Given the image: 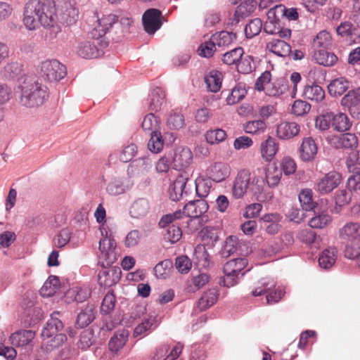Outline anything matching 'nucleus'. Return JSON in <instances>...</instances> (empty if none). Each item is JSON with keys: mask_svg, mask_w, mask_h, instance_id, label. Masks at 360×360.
<instances>
[{"mask_svg": "<svg viewBox=\"0 0 360 360\" xmlns=\"http://www.w3.org/2000/svg\"><path fill=\"white\" fill-rule=\"evenodd\" d=\"M56 9L53 0H29L24 6L22 22L29 30L40 25L53 27L56 23Z\"/></svg>", "mask_w": 360, "mask_h": 360, "instance_id": "obj_1", "label": "nucleus"}, {"mask_svg": "<svg viewBox=\"0 0 360 360\" xmlns=\"http://www.w3.org/2000/svg\"><path fill=\"white\" fill-rule=\"evenodd\" d=\"M99 259L103 269L98 275V282L101 286L111 287L120 279L122 271L118 266H112L118 257L117 243L114 238L105 237L99 242Z\"/></svg>", "mask_w": 360, "mask_h": 360, "instance_id": "obj_2", "label": "nucleus"}, {"mask_svg": "<svg viewBox=\"0 0 360 360\" xmlns=\"http://www.w3.org/2000/svg\"><path fill=\"white\" fill-rule=\"evenodd\" d=\"M49 98L48 88L38 82L36 77H26L21 87L20 103L28 108L39 107Z\"/></svg>", "mask_w": 360, "mask_h": 360, "instance_id": "obj_3", "label": "nucleus"}, {"mask_svg": "<svg viewBox=\"0 0 360 360\" xmlns=\"http://www.w3.org/2000/svg\"><path fill=\"white\" fill-rule=\"evenodd\" d=\"M264 181L258 176H251L248 169L240 170L233 183L232 195L236 199L243 198L249 189L253 193H258L262 191Z\"/></svg>", "mask_w": 360, "mask_h": 360, "instance_id": "obj_4", "label": "nucleus"}, {"mask_svg": "<svg viewBox=\"0 0 360 360\" xmlns=\"http://www.w3.org/2000/svg\"><path fill=\"white\" fill-rule=\"evenodd\" d=\"M181 219H182V213L181 210H179L163 215L159 221V226L161 228L167 227L166 233L164 234L165 239L172 243H176L182 236L181 224L176 221Z\"/></svg>", "mask_w": 360, "mask_h": 360, "instance_id": "obj_5", "label": "nucleus"}, {"mask_svg": "<svg viewBox=\"0 0 360 360\" xmlns=\"http://www.w3.org/2000/svg\"><path fill=\"white\" fill-rule=\"evenodd\" d=\"M247 264L245 258H236L227 262L224 266V277L220 278L219 284L228 288L237 284L239 274Z\"/></svg>", "mask_w": 360, "mask_h": 360, "instance_id": "obj_6", "label": "nucleus"}, {"mask_svg": "<svg viewBox=\"0 0 360 360\" xmlns=\"http://www.w3.org/2000/svg\"><path fill=\"white\" fill-rule=\"evenodd\" d=\"M118 17L115 14L104 15L101 18H98L97 25L91 30L90 35L91 38H97V43L101 48L108 46L109 41L105 37L107 31L117 22Z\"/></svg>", "mask_w": 360, "mask_h": 360, "instance_id": "obj_7", "label": "nucleus"}, {"mask_svg": "<svg viewBox=\"0 0 360 360\" xmlns=\"http://www.w3.org/2000/svg\"><path fill=\"white\" fill-rule=\"evenodd\" d=\"M41 76L49 82H58L67 74L66 67L57 60H46L40 66Z\"/></svg>", "mask_w": 360, "mask_h": 360, "instance_id": "obj_8", "label": "nucleus"}, {"mask_svg": "<svg viewBox=\"0 0 360 360\" xmlns=\"http://www.w3.org/2000/svg\"><path fill=\"white\" fill-rule=\"evenodd\" d=\"M165 17L162 12L157 8L146 10L142 16V22L144 30L148 34H153L162 25Z\"/></svg>", "mask_w": 360, "mask_h": 360, "instance_id": "obj_9", "label": "nucleus"}, {"mask_svg": "<svg viewBox=\"0 0 360 360\" xmlns=\"http://www.w3.org/2000/svg\"><path fill=\"white\" fill-rule=\"evenodd\" d=\"M209 205L203 199L196 200L188 202L184 207L182 213V218H199L201 217L202 221H207V216L205 214L208 210Z\"/></svg>", "mask_w": 360, "mask_h": 360, "instance_id": "obj_10", "label": "nucleus"}, {"mask_svg": "<svg viewBox=\"0 0 360 360\" xmlns=\"http://www.w3.org/2000/svg\"><path fill=\"white\" fill-rule=\"evenodd\" d=\"M260 286L255 288L252 292V295L255 297L259 296L264 293H268L266 296L267 304H274L278 302L283 295L281 290L271 291L276 287V283L273 280H267L265 278L259 281Z\"/></svg>", "mask_w": 360, "mask_h": 360, "instance_id": "obj_11", "label": "nucleus"}, {"mask_svg": "<svg viewBox=\"0 0 360 360\" xmlns=\"http://www.w3.org/2000/svg\"><path fill=\"white\" fill-rule=\"evenodd\" d=\"M340 103L354 118L360 117V87L349 90L341 99Z\"/></svg>", "mask_w": 360, "mask_h": 360, "instance_id": "obj_12", "label": "nucleus"}, {"mask_svg": "<svg viewBox=\"0 0 360 360\" xmlns=\"http://www.w3.org/2000/svg\"><path fill=\"white\" fill-rule=\"evenodd\" d=\"M342 181V175L335 171L326 174L317 184V190L321 194H327L337 188Z\"/></svg>", "mask_w": 360, "mask_h": 360, "instance_id": "obj_13", "label": "nucleus"}, {"mask_svg": "<svg viewBox=\"0 0 360 360\" xmlns=\"http://www.w3.org/2000/svg\"><path fill=\"white\" fill-rule=\"evenodd\" d=\"M93 41H86L79 44L77 47L78 55L86 59L99 57L103 53V49L97 43V38H92Z\"/></svg>", "mask_w": 360, "mask_h": 360, "instance_id": "obj_14", "label": "nucleus"}, {"mask_svg": "<svg viewBox=\"0 0 360 360\" xmlns=\"http://www.w3.org/2000/svg\"><path fill=\"white\" fill-rule=\"evenodd\" d=\"M192 158L193 154L188 148L179 147L174 152L172 166L176 170H181L190 165Z\"/></svg>", "mask_w": 360, "mask_h": 360, "instance_id": "obj_15", "label": "nucleus"}, {"mask_svg": "<svg viewBox=\"0 0 360 360\" xmlns=\"http://www.w3.org/2000/svg\"><path fill=\"white\" fill-rule=\"evenodd\" d=\"M318 153V146L315 140L311 137H305L302 139L299 148V155L303 162L314 160Z\"/></svg>", "mask_w": 360, "mask_h": 360, "instance_id": "obj_16", "label": "nucleus"}, {"mask_svg": "<svg viewBox=\"0 0 360 360\" xmlns=\"http://www.w3.org/2000/svg\"><path fill=\"white\" fill-rule=\"evenodd\" d=\"M339 238L347 242H355L360 238V222L347 221L338 231Z\"/></svg>", "mask_w": 360, "mask_h": 360, "instance_id": "obj_17", "label": "nucleus"}, {"mask_svg": "<svg viewBox=\"0 0 360 360\" xmlns=\"http://www.w3.org/2000/svg\"><path fill=\"white\" fill-rule=\"evenodd\" d=\"M207 174L212 181L221 182L229 176L231 167L224 162H215L207 168Z\"/></svg>", "mask_w": 360, "mask_h": 360, "instance_id": "obj_18", "label": "nucleus"}, {"mask_svg": "<svg viewBox=\"0 0 360 360\" xmlns=\"http://www.w3.org/2000/svg\"><path fill=\"white\" fill-rule=\"evenodd\" d=\"M60 312L54 311L51 315V318L47 321L45 326L44 327L41 336L45 340V338H51L53 335L60 333L63 329V323L59 318Z\"/></svg>", "mask_w": 360, "mask_h": 360, "instance_id": "obj_19", "label": "nucleus"}, {"mask_svg": "<svg viewBox=\"0 0 360 360\" xmlns=\"http://www.w3.org/2000/svg\"><path fill=\"white\" fill-rule=\"evenodd\" d=\"M183 349V345L180 342H178L175 346L172 349L169 354L168 352L169 350V346L168 345H161L159 346L153 356V360H160L163 357V360H175L176 359L179 355L181 354Z\"/></svg>", "mask_w": 360, "mask_h": 360, "instance_id": "obj_20", "label": "nucleus"}, {"mask_svg": "<svg viewBox=\"0 0 360 360\" xmlns=\"http://www.w3.org/2000/svg\"><path fill=\"white\" fill-rule=\"evenodd\" d=\"M264 30L269 34L278 35L282 39H289L291 36V30L283 27L280 21L268 17L264 25Z\"/></svg>", "mask_w": 360, "mask_h": 360, "instance_id": "obj_21", "label": "nucleus"}, {"mask_svg": "<svg viewBox=\"0 0 360 360\" xmlns=\"http://www.w3.org/2000/svg\"><path fill=\"white\" fill-rule=\"evenodd\" d=\"M336 32L349 41L356 42L360 39L359 29L348 21L341 22L336 27Z\"/></svg>", "mask_w": 360, "mask_h": 360, "instance_id": "obj_22", "label": "nucleus"}, {"mask_svg": "<svg viewBox=\"0 0 360 360\" xmlns=\"http://www.w3.org/2000/svg\"><path fill=\"white\" fill-rule=\"evenodd\" d=\"M187 181V177L183 175H179L170 185L169 188V198L172 200L178 201L182 198L184 193H187L186 190Z\"/></svg>", "mask_w": 360, "mask_h": 360, "instance_id": "obj_23", "label": "nucleus"}, {"mask_svg": "<svg viewBox=\"0 0 360 360\" xmlns=\"http://www.w3.org/2000/svg\"><path fill=\"white\" fill-rule=\"evenodd\" d=\"M350 81L344 77H340L331 80L328 85L329 94L333 97L342 96L349 88Z\"/></svg>", "mask_w": 360, "mask_h": 360, "instance_id": "obj_24", "label": "nucleus"}, {"mask_svg": "<svg viewBox=\"0 0 360 360\" xmlns=\"http://www.w3.org/2000/svg\"><path fill=\"white\" fill-rule=\"evenodd\" d=\"M78 15L79 11L75 4L70 1L64 4L60 15V21L63 24L67 26L75 24L77 21Z\"/></svg>", "mask_w": 360, "mask_h": 360, "instance_id": "obj_25", "label": "nucleus"}, {"mask_svg": "<svg viewBox=\"0 0 360 360\" xmlns=\"http://www.w3.org/2000/svg\"><path fill=\"white\" fill-rule=\"evenodd\" d=\"M151 167V160L148 158L142 157L133 160L127 171L129 174L134 176H140L146 174Z\"/></svg>", "mask_w": 360, "mask_h": 360, "instance_id": "obj_26", "label": "nucleus"}, {"mask_svg": "<svg viewBox=\"0 0 360 360\" xmlns=\"http://www.w3.org/2000/svg\"><path fill=\"white\" fill-rule=\"evenodd\" d=\"M35 336L32 330H20L11 334L10 342L13 346L24 347L29 345Z\"/></svg>", "mask_w": 360, "mask_h": 360, "instance_id": "obj_27", "label": "nucleus"}, {"mask_svg": "<svg viewBox=\"0 0 360 360\" xmlns=\"http://www.w3.org/2000/svg\"><path fill=\"white\" fill-rule=\"evenodd\" d=\"M300 131V125L294 122H282L277 127V136L280 139H290L297 136Z\"/></svg>", "mask_w": 360, "mask_h": 360, "instance_id": "obj_28", "label": "nucleus"}, {"mask_svg": "<svg viewBox=\"0 0 360 360\" xmlns=\"http://www.w3.org/2000/svg\"><path fill=\"white\" fill-rule=\"evenodd\" d=\"M278 150V144L276 139L271 136H269L267 139L261 143V155L267 162L273 160Z\"/></svg>", "mask_w": 360, "mask_h": 360, "instance_id": "obj_29", "label": "nucleus"}, {"mask_svg": "<svg viewBox=\"0 0 360 360\" xmlns=\"http://www.w3.org/2000/svg\"><path fill=\"white\" fill-rule=\"evenodd\" d=\"M337 148L354 150L358 146V138L352 133H345L338 136L334 141Z\"/></svg>", "mask_w": 360, "mask_h": 360, "instance_id": "obj_30", "label": "nucleus"}, {"mask_svg": "<svg viewBox=\"0 0 360 360\" xmlns=\"http://www.w3.org/2000/svg\"><path fill=\"white\" fill-rule=\"evenodd\" d=\"M165 92L160 87L153 89L149 94L148 100V110L152 111H158L165 98Z\"/></svg>", "mask_w": 360, "mask_h": 360, "instance_id": "obj_31", "label": "nucleus"}, {"mask_svg": "<svg viewBox=\"0 0 360 360\" xmlns=\"http://www.w3.org/2000/svg\"><path fill=\"white\" fill-rule=\"evenodd\" d=\"M150 210V203L146 198L136 200L130 207V215L133 218L140 219L146 217Z\"/></svg>", "mask_w": 360, "mask_h": 360, "instance_id": "obj_32", "label": "nucleus"}, {"mask_svg": "<svg viewBox=\"0 0 360 360\" xmlns=\"http://www.w3.org/2000/svg\"><path fill=\"white\" fill-rule=\"evenodd\" d=\"M266 47L269 51L281 57H285L291 53V46L284 40L279 39H272L267 43Z\"/></svg>", "mask_w": 360, "mask_h": 360, "instance_id": "obj_33", "label": "nucleus"}, {"mask_svg": "<svg viewBox=\"0 0 360 360\" xmlns=\"http://www.w3.org/2000/svg\"><path fill=\"white\" fill-rule=\"evenodd\" d=\"M158 326L157 317L155 316H149L144 319L134 330V336H146L147 334L154 330Z\"/></svg>", "mask_w": 360, "mask_h": 360, "instance_id": "obj_34", "label": "nucleus"}, {"mask_svg": "<svg viewBox=\"0 0 360 360\" xmlns=\"http://www.w3.org/2000/svg\"><path fill=\"white\" fill-rule=\"evenodd\" d=\"M132 183H127L126 180L121 178H115L107 186V192L112 195H117L125 193L132 186Z\"/></svg>", "mask_w": 360, "mask_h": 360, "instance_id": "obj_35", "label": "nucleus"}, {"mask_svg": "<svg viewBox=\"0 0 360 360\" xmlns=\"http://www.w3.org/2000/svg\"><path fill=\"white\" fill-rule=\"evenodd\" d=\"M314 60L319 65L330 67L334 65L338 61V57L326 49L315 51L313 55Z\"/></svg>", "mask_w": 360, "mask_h": 360, "instance_id": "obj_36", "label": "nucleus"}, {"mask_svg": "<svg viewBox=\"0 0 360 360\" xmlns=\"http://www.w3.org/2000/svg\"><path fill=\"white\" fill-rule=\"evenodd\" d=\"M289 89L288 82L283 78H279L266 87V94L269 96H279L284 94Z\"/></svg>", "mask_w": 360, "mask_h": 360, "instance_id": "obj_37", "label": "nucleus"}, {"mask_svg": "<svg viewBox=\"0 0 360 360\" xmlns=\"http://www.w3.org/2000/svg\"><path fill=\"white\" fill-rule=\"evenodd\" d=\"M346 164L349 171L353 173V175L349 177V181H355L356 177L360 179V150L351 153L346 160Z\"/></svg>", "mask_w": 360, "mask_h": 360, "instance_id": "obj_38", "label": "nucleus"}, {"mask_svg": "<svg viewBox=\"0 0 360 360\" xmlns=\"http://www.w3.org/2000/svg\"><path fill=\"white\" fill-rule=\"evenodd\" d=\"M302 96L308 100L320 102L325 98V91L321 86L312 84L304 86Z\"/></svg>", "mask_w": 360, "mask_h": 360, "instance_id": "obj_39", "label": "nucleus"}, {"mask_svg": "<svg viewBox=\"0 0 360 360\" xmlns=\"http://www.w3.org/2000/svg\"><path fill=\"white\" fill-rule=\"evenodd\" d=\"M219 292L215 288H210L207 291L205 292L200 298L198 307L201 311H205L214 304L218 300Z\"/></svg>", "mask_w": 360, "mask_h": 360, "instance_id": "obj_40", "label": "nucleus"}, {"mask_svg": "<svg viewBox=\"0 0 360 360\" xmlns=\"http://www.w3.org/2000/svg\"><path fill=\"white\" fill-rule=\"evenodd\" d=\"M95 319V308L93 305H88L77 315L76 326L83 328L91 323Z\"/></svg>", "mask_w": 360, "mask_h": 360, "instance_id": "obj_41", "label": "nucleus"}, {"mask_svg": "<svg viewBox=\"0 0 360 360\" xmlns=\"http://www.w3.org/2000/svg\"><path fill=\"white\" fill-rule=\"evenodd\" d=\"M257 6L255 0H247L242 2L237 8L234 13L235 20L238 22L241 18H245L255 11Z\"/></svg>", "mask_w": 360, "mask_h": 360, "instance_id": "obj_42", "label": "nucleus"}, {"mask_svg": "<svg viewBox=\"0 0 360 360\" xmlns=\"http://www.w3.org/2000/svg\"><path fill=\"white\" fill-rule=\"evenodd\" d=\"M352 124L346 114L339 112L334 114L331 117V127L338 131H346L349 129Z\"/></svg>", "mask_w": 360, "mask_h": 360, "instance_id": "obj_43", "label": "nucleus"}, {"mask_svg": "<svg viewBox=\"0 0 360 360\" xmlns=\"http://www.w3.org/2000/svg\"><path fill=\"white\" fill-rule=\"evenodd\" d=\"M337 259V250L335 248L325 249L319 256V266L325 269H330Z\"/></svg>", "mask_w": 360, "mask_h": 360, "instance_id": "obj_44", "label": "nucleus"}, {"mask_svg": "<svg viewBox=\"0 0 360 360\" xmlns=\"http://www.w3.org/2000/svg\"><path fill=\"white\" fill-rule=\"evenodd\" d=\"M211 37L218 47L228 46L236 40V34L227 31L217 32Z\"/></svg>", "mask_w": 360, "mask_h": 360, "instance_id": "obj_45", "label": "nucleus"}, {"mask_svg": "<svg viewBox=\"0 0 360 360\" xmlns=\"http://www.w3.org/2000/svg\"><path fill=\"white\" fill-rule=\"evenodd\" d=\"M205 82L210 91L217 92L221 86V73L217 70H212L205 77Z\"/></svg>", "mask_w": 360, "mask_h": 360, "instance_id": "obj_46", "label": "nucleus"}, {"mask_svg": "<svg viewBox=\"0 0 360 360\" xmlns=\"http://www.w3.org/2000/svg\"><path fill=\"white\" fill-rule=\"evenodd\" d=\"M160 119L153 113L146 115L142 122V129L149 134L160 131Z\"/></svg>", "mask_w": 360, "mask_h": 360, "instance_id": "obj_47", "label": "nucleus"}, {"mask_svg": "<svg viewBox=\"0 0 360 360\" xmlns=\"http://www.w3.org/2000/svg\"><path fill=\"white\" fill-rule=\"evenodd\" d=\"M219 229L213 226H206L202 230V240L205 245L212 248L219 240Z\"/></svg>", "mask_w": 360, "mask_h": 360, "instance_id": "obj_48", "label": "nucleus"}, {"mask_svg": "<svg viewBox=\"0 0 360 360\" xmlns=\"http://www.w3.org/2000/svg\"><path fill=\"white\" fill-rule=\"evenodd\" d=\"M59 285L60 281L58 277L50 276L40 289V295L42 297H51L56 293Z\"/></svg>", "mask_w": 360, "mask_h": 360, "instance_id": "obj_49", "label": "nucleus"}, {"mask_svg": "<svg viewBox=\"0 0 360 360\" xmlns=\"http://www.w3.org/2000/svg\"><path fill=\"white\" fill-rule=\"evenodd\" d=\"M67 340L66 335L63 333H57L53 335L51 338H43L42 347H45L46 350H51L59 347Z\"/></svg>", "mask_w": 360, "mask_h": 360, "instance_id": "obj_50", "label": "nucleus"}, {"mask_svg": "<svg viewBox=\"0 0 360 360\" xmlns=\"http://www.w3.org/2000/svg\"><path fill=\"white\" fill-rule=\"evenodd\" d=\"M299 200L304 211H312L316 206V203L312 199V191L310 189H304L299 194Z\"/></svg>", "mask_w": 360, "mask_h": 360, "instance_id": "obj_51", "label": "nucleus"}, {"mask_svg": "<svg viewBox=\"0 0 360 360\" xmlns=\"http://www.w3.org/2000/svg\"><path fill=\"white\" fill-rule=\"evenodd\" d=\"M244 51L243 48L237 47L222 55L221 60L227 65H236L243 57Z\"/></svg>", "mask_w": 360, "mask_h": 360, "instance_id": "obj_52", "label": "nucleus"}, {"mask_svg": "<svg viewBox=\"0 0 360 360\" xmlns=\"http://www.w3.org/2000/svg\"><path fill=\"white\" fill-rule=\"evenodd\" d=\"M247 91L242 84H238L226 98L228 105H234L240 101L246 95Z\"/></svg>", "mask_w": 360, "mask_h": 360, "instance_id": "obj_53", "label": "nucleus"}, {"mask_svg": "<svg viewBox=\"0 0 360 360\" xmlns=\"http://www.w3.org/2000/svg\"><path fill=\"white\" fill-rule=\"evenodd\" d=\"M282 172L280 169L274 165L268 167L266 172V181L270 187L277 186L280 182Z\"/></svg>", "mask_w": 360, "mask_h": 360, "instance_id": "obj_54", "label": "nucleus"}, {"mask_svg": "<svg viewBox=\"0 0 360 360\" xmlns=\"http://www.w3.org/2000/svg\"><path fill=\"white\" fill-rule=\"evenodd\" d=\"M266 124L264 120H257L247 122L243 129L248 134H259L265 131Z\"/></svg>", "mask_w": 360, "mask_h": 360, "instance_id": "obj_55", "label": "nucleus"}, {"mask_svg": "<svg viewBox=\"0 0 360 360\" xmlns=\"http://www.w3.org/2000/svg\"><path fill=\"white\" fill-rule=\"evenodd\" d=\"M238 248V238L236 236H230L224 243L220 255L224 258H227L233 255Z\"/></svg>", "mask_w": 360, "mask_h": 360, "instance_id": "obj_56", "label": "nucleus"}, {"mask_svg": "<svg viewBox=\"0 0 360 360\" xmlns=\"http://www.w3.org/2000/svg\"><path fill=\"white\" fill-rule=\"evenodd\" d=\"M167 124L171 129H181L185 124L184 117L180 112L174 110L167 118Z\"/></svg>", "mask_w": 360, "mask_h": 360, "instance_id": "obj_57", "label": "nucleus"}, {"mask_svg": "<svg viewBox=\"0 0 360 360\" xmlns=\"http://www.w3.org/2000/svg\"><path fill=\"white\" fill-rule=\"evenodd\" d=\"M150 138L148 143V149L155 153L160 152L164 146V140L160 131L150 133Z\"/></svg>", "mask_w": 360, "mask_h": 360, "instance_id": "obj_58", "label": "nucleus"}, {"mask_svg": "<svg viewBox=\"0 0 360 360\" xmlns=\"http://www.w3.org/2000/svg\"><path fill=\"white\" fill-rule=\"evenodd\" d=\"M173 267V262L171 259H165L159 262L154 268L155 276L160 278H166L170 270Z\"/></svg>", "mask_w": 360, "mask_h": 360, "instance_id": "obj_59", "label": "nucleus"}, {"mask_svg": "<svg viewBox=\"0 0 360 360\" xmlns=\"http://www.w3.org/2000/svg\"><path fill=\"white\" fill-rule=\"evenodd\" d=\"M89 296V292L87 290L83 289L80 287H74L69 290L66 293L68 299H72L77 302H82L86 300Z\"/></svg>", "mask_w": 360, "mask_h": 360, "instance_id": "obj_60", "label": "nucleus"}, {"mask_svg": "<svg viewBox=\"0 0 360 360\" xmlns=\"http://www.w3.org/2000/svg\"><path fill=\"white\" fill-rule=\"evenodd\" d=\"M331 44L330 34L326 30L319 32L313 41V46L316 49H326Z\"/></svg>", "mask_w": 360, "mask_h": 360, "instance_id": "obj_61", "label": "nucleus"}, {"mask_svg": "<svg viewBox=\"0 0 360 360\" xmlns=\"http://www.w3.org/2000/svg\"><path fill=\"white\" fill-rule=\"evenodd\" d=\"M262 22L259 18L251 20L245 27V34L247 38H252L257 35L262 30Z\"/></svg>", "mask_w": 360, "mask_h": 360, "instance_id": "obj_62", "label": "nucleus"}, {"mask_svg": "<svg viewBox=\"0 0 360 360\" xmlns=\"http://www.w3.org/2000/svg\"><path fill=\"white\" fill-rule=\"evenodd\" d=\"M226 137V133L221 129H211L206 132L205 139L210 144L219 143Z\"/></svg>", "mask_w": 360, "mask_h": 360, "instance_id": "obj_63", "label": "nucleus"}, {"mask_svg": "<svg viewBox=\"0 0 360 360\" xmlns=\"http://www.w3.org/2000/svg\"><path fill=\"white\" fill-rule=\"evenodd\" d=\"M127 340V335L123 332L120 334H115L112 336L108 343L110 351L117 352L120 349L122 348Z\"/></svg>", "mask_w": 360, "mask_h": 360, "instance_id": "obj_64", "label": "nucleus"}]
</instances>
